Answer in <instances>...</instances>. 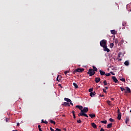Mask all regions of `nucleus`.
Segmentation results:
<instances>
[{"mask_svg": "<svg viewBox=\"0 0 131 131\" xmlns=\"http://www.w3.org/2000/svg\"><path fill=\"white\" fill-rule=\"evenodd\" d=\"M103 93H105V94L107 93V91H106L105 89H103Z\"/></svg>", "mask_w": 131, "mask_h": 131, "instance_id": "39", "label": "nucleus"}, {"mask_svg": "<svg viewBox=\"0 0 131 131\" xmlns=\"http://www.w3.org/2000/svg\"><path fill=\"white\" fill-rule=\"evenodd\" d=\"M100 131H105V130L103 129V128H101L100 129Z\"/></svg>", "mask_w": 131, "mask_h": 131, "instance_id": "48", "label": "nucleus"}, {"mask_svg": "<svg viewBox=\"0 0 131 131\" xmlns=\"http://www.w3.org/2000/svg\"><path fill=\"white\" fill-rule=\"evenodd\" d=\"M120 80L123 82H125V79L123 77H120Z\"/></svg>", "mask_w": 131, "mask_h": 131, "instance_id": "18", "label": "nucleus"}, {"mask_svg": "<svg viewBox=\"0 0 131 131\" xmlns=\"http://www.w3.org/2000/svg\"><path fill=\"white\" fill-rule=\"evenodd\" d=\"M93 90H94L93 88H90V89L89 90V93H92V92H93Z\"/></svg>", "mask_w": 131, "mask_h": 131, "instance_id": "29", "label": "nucleus"}, {"mask_svg": "<svg viewBox=\"0 0 131 131\" xmlns=\"http://www.w3.org/2000/svg\"><path fill=\"white\" fill-rule=\"evenodd\" d=\"M110 73H111L112 75H115V74L113 72H111Z\"/></svg>", "mask_w": 131, "mask_h": 131, "instance_id": "41", "label": "nucleus"}, {"mask_svg": "<svg viewBox=\"0 0 131 131\" xmlns=\"http://www.w3.org/2000/svg\"><path fill=\"white\" fill-rule=\"evenodd\" d=\"M110 46V48H111V49H112V48H113L114 47V43H111Z\"/></svg>", "mask_w": 131, "mask_h": 131, "instance_id": "27", "label": "nucleus"}, {"mask_svg": "<svg viewBox=\"0 0 131 131\" xmlns=\"http://www.w3.org/2000/svg\"><path fill=\"white\" fill-rule=\"evenodd\" d=\"M106 42H107V40L105 39H103L100 42V46L102 48H104V47H106Z\"/></svg>", "mask_w": 131, "mask_h": 131, "instance_id": "3", "label": "nucleus"}, {"mask_svg": "<svg viewBox=\"0 0 131 131\" xmlns=\"http://www.w3.org/2000/svg\"><path fill=\"white\" fill-rule=\"evenodd\" d=\"M58 85H59V86H61V85L60 84H59Z\"/></svg>", "mask_w": 131, "mask_h": 131, "instance_id": "59", "label": "nucleus"}, {"mask_svg": "<svg viewBox=\"0 0 131 131\" xmlns=\"http://www.w3.org/2000/svg\"><path fill=\"white\" fill-rule=\"evenodd\" d=\"M67 102H68V103H70L71 102V100L70 99H69Z\"/></svg>", "mask_w": 131, "mask_h": 131, "instance_id": "37", "label": "nucleus"}, {"mask_svg": "<svg viewBox=\"0 0 131 131\" xmlns=\"http://www.w3.org/2000/svg\"><path fill=\"white\" fill-rule=\"evenodd\" d=\"M128 121H129V118H126L125 122V123H126V124H127V122H128Z\"/></svg>", "mask_w": 131, "mask_h": 131, "instance_id": "22", "label": "nucleus"}, {"mask_svg": "<svg viewBox=\"0 0 131 131\" xmlns=\"http://www.w3.org/2000/svg\"><path fill=\"white\" fill-rule=\"evenodd\" d=\"M106 103L108 104V105H109V106H111V101H110V100H107L106 101Z\"/></svg>", "mask_w": 131, "mask_h": 131, "instance_id": "26", "label": "nucleus"}, {"mask_svg": "<svg viewBox=\"0 0 131 131\" xmlns=\"http://www.w3.org/2000/svg\"><path fill=\"white\" fill-rule=\"evenodd\" d=\"M63 106H68L69 107H70V104H69V103L67 102H64L63 104H62Z\"/></svg>", "mask_w": 131, "mask_h": 131, "instance_id": "10", "label": "nucleus"}, {"mask_svg": "<svg viewBox=\"0 0 131 131\" xmlns=\"http://www.w3.org/2000/svg\"><path fill=\"white\" fill-rule=\"evenodd\" d=\"M41 122H42V123H45L46 124H47V123H48V121H43V120H41Z\"/></svg>", "mask_w": 131, "mask_h": 131, "instance_id": "30", "label": "nucleus"}, {"mask_svg": "<svg viewBox=\"0 0 131 131\" xmlns=\"http://www.w3.org/2000/svg\"><path fill=\"white\" fill-rule=\"evenodd\" d=\"M105 89H106V90H108V87H105Z\"/></svg>", "mask_w": 131, "mask_h": 131, "instance_id": "55", "label": "nucleus"}, {"mask_svg": "<svg viewBox=\"0 0 131 131\" xmlns=\"http://www.w3.org/2000/svg\"><path fill=\"white\" fill-rule=\"evenodd\" d=\"M50 130L55 131V130H54V129H53V128H52V127H50Z\"/></svg>", "mask_w": 131, "mask_h": 131, "instance_id": "46", "label": "nucleus"}, {"mask_svg": "<svg viewBox=\"0 0 131 131\" xmlns=\"http://www.w3.org/2000/svg\"><path fill=\"white\" fill-rule=\"evenodd\" d=\"M13 131H18V130H13Z\"/></svg>", "mask_w": 131, "mask_h": 131, "instance_id": "60", "label": "nucleus"}, {"mask_svg": "<svg viewBox=\"0 0 131 131\" xmlns=\"http://www.w3.org/2000/svg\"><path fill=\"white\" fill-rule=\"evenodd\" d=\"M101 80V79L100 78H96L95 81L96 82H99Z\"/></svg>", "mask_w": 131, "mask_h": 131, "instance_id": "19", "label": "nucleus"}, {"mask_svg": "<svg viewBox=\"0 0 131 131\" xmlns=\"http://www.w3.org/2000/svg\"><path fill=\"white\" fill-rule=\"evenodd\" d=\"M122 59L121 58L119 59V61H122Z\"/></svg>", "mask_w": 131, "mask_h": 131, "instance_id": "54", "label": "nucleus"}, {"mask_svg": "<svg viewBox=\"0 0 131 131\" xmlns=\"http://www.w3.org/2000/svg\"><path fill=\"white\" fill-rule=\"evenodd\" d=\"M73 116L74 117V119H75V118H76V117L75 116V114L73 115Z\"/></svg>", "mask_w": 131, "mask_h": 131, "instance_id": "44", "label": "nucleus"}, {"mask_svg": "<svg viewBox=\"0 0 131 131\" xmlns=\"http://www.w3.org/2000/svg\"><path fill=\"white\" fill-rule=\"evenodd\" d=\"M109 120H110V121H111V122H114V119H113L112 118H110Z\"/></svg>", "mask_w": 131, "mask_h": 131, "instance_id": "32", "label": "nucleus"}, {"mask_svg": "<svg viewBox=\"0 0 131 131\" xmlns=\"http://www.w3.org/2000/svg\"><path fill=\"white\" fill-rule=\"evenodd\" d=\"M118 113L119 114L120 113V112L119 111V109L118 110Z\"/></svg>", "mask_w": 131, "mask_h": 131, "instance_id": "50", "label": "nucleus"}, {"mask_svg": "<svg viewBox=\"0 0 131 131\" xmlns=\"http://www.w3.org/2000/svg\"><path fill=\"white\" fill-rule=\"evenodd\" d=\"M6 122H8V121H9V118H7L6 119Z\"/></svg>", "mask_w": 131, "mask_h": 131, "instance_id": "45", "label": "nucleus"}, {"mask_svg": "<svg viewBox=\"0 0 131 131\" xmlns=\"http://www.w3.org/2000/svg\"><path fill=\"white\" fill-rule=\"evenodd\" d=\"M89 112V108L84 107L83 110L81 111V112L78 114V116H85V117H89V116L85 113Z\"/></svg>", "mask_w": 131, "mask_h": 131, "instance_id": "1", "label": "nucleus"}, {"mask_svg": "<svg viewBox=\"0 0 131 131\" xmlns=\"http://www.w3.org/2000/svg\"><path fill=\"white\" fill-rule=\"evenodd\" d=\"M93 70L95 71H98V69H97V68L95 66H93Z\"/></svg>", "mask_w": 131, "mask_h": 131, "instance_id": "23", "label": "nucleus"}, {"mask_svg": "<svg viewBox=\"0 0 131 131\" xmlns=\"http://www.w3.org/2000/svg\"><path fill=\"white\" fill-rule=\"evenodd\" d=\"M105 75H106V76H110V75H111V74H110V73H106V74H105Z\"/></svg>", "mask_w": 131, "mask_h": 131, "instance_id": "34", "label": "nucleus"}, {"mask_svg": "<svg viewBox=\"0 0 131 131\" xmlns=\"http://www.w3.org/2000/svg\"><path fill=\"white\" fill-rule=\"evenodd\" d=\"M39 131H42V130H41V129H39Z\"/></svg>", "mask_w": 131, "mask_h": 131, "instance_id": "56", "label": "nucleus"}, {"mask_svg": "<svg viewBox=\"0 0 131 131\" xmlns=\"http://www.w3.org/2000/svg\"><path fill=\"white\" fill-rule=\"evenodd\" d=\"M117 119H118V120H120V119H121V113L118 114Z\"/></svg>", "mask_w": 131, "mask_h": 131, "instance_id": "15", "label": "nucleus"}, {"mask_svg": "<svg viewBox=\"0 0 131 131\" xmlns=\"http://www.w3.org/2000/svg\"><path fill=\"white\" fill-rule=\"evenodd\" d=\"M77 122L78 123H81V120H77Z\"/></svg>", "mask_w": 131, "mask_h": 131, "instance_id": "35", "label": "nucleus"}, {"mask_svg": "<svg viewBox=\"0 0 131 131\" xmlns=\"http://www.w3.org/2000/svg\"><path fill=\"white\" fill-rule=\"evenodd\" d=\"M50 122H51V123H53V124H56V122L53 121V120H50Z\"/></svg>", "mask_w": 131, "mask_h": 131, "instance_id": "24", "label": "nucleus"}, {"mask_svg": "<svg viewBox=\"0 0 131 131\" xmlns=\"http://www.w3.org/2000/svg\"><path fill=\"white\" fill-rule=\"evenodd\" d=\"M38 127L39 129H41V128H40L41 127L40 125H38Z\"/></svg>", "mask_w": 131, "mask_h": 131, "instance_id": "43", "label": "nucleus"}, {"mask_svg": "<svg viewBox=\"0 0 131 131\" xmlns=\"http://www.w3.org/2000/svg\"><path fill=\"white\" fill-rule=\"evenodd\" d=\"M67 73H69V71H66L65 72H64V74H67Z\"/></svg>", "mask_w": 131, "mask_h": 131, "instance_id": "38", "label": "nucleus"}, {"mask_svg": "<svg viewBox=\"0 0 131 131\" xmlns=\"http://www.w3.org/2000/svg\"><path fill=\"white\" fill-rule=\"evenodd\" d=\"M95 95H96V92H91L90 93V97H94V96H95Z\"/></svg>", "mask_w": 131, "mask_h": 131, "instance_id": "14", "label": "nucleus"}, {"mask_svg": "<svg viewBox=\"0 0 131 131\" xmlns=\"http://www.w3.org/2000/svg\"><path fill=\"white\" fill-rule=\"evenodd\" d=\"M115 43H116V45H117V43H118V39H115Z\"/></svg>", "mask_w": 131, "mask_h": 131, "instance_id": "31", "label": "nucleus"}, {"mask_svg": "<svg viewBox=\"0 0 131 131\" xmlns=\"http://www.w3.org/2000/svg\"><path fill=\"white\" fill-rule=\"evenodd\" d=\"M100 122H101V123H104V124H106V123H107V120L101 121Z\"/></svg>", "mask_w": 131, "mask_h": 131, "instance_id": "25", "label": "nucleus"}, {"mask_svg": "<svg viewBox=\"0 0 131 131\" xmlns=\"http://www.w3.org/2000/svg\"><path fill=\"white\" fill-rule=\"evenodd\" d=\"M76 108H78V109H79V110H82L83 107L81 105H76Z\"/></svg>", "mask_w": 131, "mask_h": 131, "instance_id": "9", "label": "nucleus"}, {"mask_svg": "<svg viewBox=\"0 0 131 131\" xmlns=\"http://www.w3.org/2000/svg\"><path fill=\"white\" fill-rule=\"evenodd\" d=\"M91 125L93 128H97V125L95 123H92Z\"/></svg>", "mask_w": 131, "mask_h": 131, "instance_id": "13", "label": "nucleus"}, {"mask_svg": "<svg viewBox=\"0 0 131 131\" xmlns=\"http://www.w3.org/2000/svg\"><path fill=\"white\" fill-rule=\"evenodd\" d=\"M73 115H74L75 114V112L74 111H72Z\"/></svg>", "mask_w": 131, "mask_h": 131, "instance_id": "47", "label": "nucleus"}, {"mask_svg": "<svg viewBox=\"0 0 131 131\" xmlns=\"http://www.w3.org/2000/svg\"><path fill=\"white\" fill-rule=\"evenodd\" d=\"M120 56H121V52L119 53L118 54V58H120Z\"/></svg>", "mask_w": 131, "mask_h": 131, "instance_id": "33", "label": "nucleus"}, {"mask_svg": "<svg viewBox=\"0 0 131 131\" xmlns=\"http://www.w3.org/2000/svg\"><path fill=\"white\" fill-rule=\"evenodd\" d=\"M89 116L91 118H94V117H96V114H89Z\"/></svg>", "mask_w": 131, "mask_h": 131, "instance_id": "11", "label": "nucleus"}, {"mask_svg": "<svg viewBox=\"0 0 131 131\" xmlns=\"http://www.w3.org/2000/svg\"><path fill=\"white\" fill-rule=\"evenodd\" d=\"M62 76L61 75H58L56 78V81H58V82H62Z\"/></svg>", "mask_w": 131, "mask_h": 131, "instance_id": "5", "label": "nucleus"}, {"mask_svg": "<svg viewBox=\"0 0 131 131\" xmlns=\"http://www.w3.org/2000/svg\"><path fill=\"white\" fill-rule=\"evenodd\" d=\"M104 85H107V82H104Z\"/></svg>", "mask_w": 131, "mask_h": 131, "instance_id": "49", "label": "nucleus"}, {"mask_svg": "<svg viewBox=\"0 0 131 131\" xmlns=\"http://www.w3.org/2000/svg\"><path fill=\"white\" fill-rule=\"evenodd\" d=\"M17 126H19V125H20V124L19 123H17Z\"/></svg>", "mask_w": 131, "mask_h": 131, "instance_id": "52", "label": "nucleus"}, {"mask_svg": "<svg viewBox=\"0 0 131 131\" xmlns=\"http://www.w3.org/2000/svg\"><path fill=\"white\" fill-rule=\"evenodd\" d=\"M124 65H125L126 66H128V65H129V62L128 61V60H126L125 61Z\"/></svg>", "mask_w": 131, "mask_h": 131, "instance_id": "16", "label": "nucleus"}, {"mask_svg": "<svg viewBox=\"0 0 131 131\" xmlns=\"http://www.w3.org/2000/svg\"><path fill=\"white\" fill-rule=\"evenodd\" d=\"M99 72H100V75H101V76H103V75H105V72H104V71H102V70H100V71H99Z\"/></svg>", "mask_w": 131, "mask_h": 131, "instance_id": "12", "label": "nucleus"}, {"mask_svg": "<svg viewBox=\"0 0 131 131\" xmlns=\"http://www.w3.org/2000/svg\"><path fill=\"white\" fill-rule=\"evenodd\" d=\"M103 48V50L104 51H105V52H107V53H109V52H110V49H108V48H107V46H104Z\"/></svg>", "mask_w": 131, "mask_h": 131, "instance_id": "7", "label": "nucleus"}, {"mask_svg": "<svg viewBox=\"0 0 131 131\" xmlns=\"http://www.w3.org/2000/svg\"><path fill=\"white\" fill-rule=\"evenodd\" d=\"M83 71H84V69L77 68L73 72V74H75V73H77V72H83Z\"/></svg>", "mask_w": 131, "mask_h": 131, "instance_id": "2", "label": "nucleus"}, {"mask_svg": "<svg viewBox=\"0 0 131 131\" xmlns=\"http://www.w3.org/2000/svg\"><path fill=\"white\" fill-rule=\"evenodd\" d=\"M95 73V72L92 69H90L88 72V74H89L90 76H92V75H94Z\"/></svg>", "mask_w": 131, "mask_h": 131, "instance_id": "4", "label": "nucleus"}, {"mask_svg": "<svg viewBox=\"0 0 131 131\" xmlns=\"http://www.w3.org/2000/svg\"><path fill=\"white\" fill-rule=\"evenodd\" d=\"M69 99V98H64V101H67H67H68Z\"/></svg>", "mask_w": 131, "mask_h": 131, "instance_id": "42", "label": "nucleus"}, {"mask_svg": "<svg viewBox=\"0 0 131 131\" xmlns=\"http://www.w3.org/2000/svg\"><path fill=\"white\" fill-rule=\"evenodd\" d=\"M112 123L108 124L107 126V128H111V127H112Z\"/></svg>", "mask_w": 131, "mask_h": 131, "instance_id": "17", "label": "nucleus"}, {"mask_svg": "<svg viewBox=\"0 0 131 131\" xmlns=\"http://www.w3.org/2000/svg\"><path fill=\"white\" fill-rule=\"evenodd\" d=\"M103 82H106V80H104Z\"/></svg>", "mask_w": 131, "mask_h": 131, "instance_id": "57", "label": "nucleus"}, {"mask_svg": "<svg viewBox=\"0 0 131 131\" xmlns=\"http://www.w3.org/2000/svg\"><path fill=\"white\" fill-rule=\"evenodd\" d=\"M112 78L113 81H114V82H119L118 80H117V78H116L115 77V76H112Z\"/></svg>", "mask_w": 131, "mask_h": 131, "instance_id": "8", "label": "nucleus"}, {"mask_svg": "<svg viewBox=\"0 0 131 131\" xmlns=\"http://www.w3.org/2000/svg\"><path fill=\"white\" fill-rule=\"evenodd\" d=\"M124 42V41H123V40H122L120 42V44L121 43V44H122V43H123Z\"/></svg>", "mask_w": 131, "mask_h": 131, "instance_id": "40", "label": "nucleus"}, {"mask_svg": "<svg viewBox=\"0 0 131 131\" xmlns=\"http://www.w3.org/2000/svg\"><path fill=\"white\" fill-rule=\"evenodd\" d=\"M126 89V91H125V93H127V94H129L131 93V90L130 89H129V88H128V86L125 87Z\"/></svg>", "mask_w": 131, "mask_h": 131, "instance_id": "6", "label": "nucleus"}, {"mask_svg": "<svg viewBox=\"0 0 131 131\" xmlns=\"http://www.w3.org/2000/svg\"><path fill=\"white\" fill-rule=\"evenodd\" d=\"M111 100H112V101H114V98H111Z\"/></svg>", "mask_w": 131, "mask_h": 131, "instance_id": "53", "label": "nucleus"}, {"mask_svg": "<svg viewBox=\"0 0 131 131\" xmlns=\"http://www.w3.org/2000/svg\"><path fill=\"white\" fill-rule=\"evenodd\" d=\"M120 90L122 92H124V91H125V89H124L123 87H120Z\"/></svg>", "mask_w": 131, "mask_h": 131, "instance_id": "28", "label": "nucleus"}, {"mask_svg": "<svg viewBox=\"0 0 131 131\" xmlns=\"http://www.w3.org/2000/svg\"><path fill=\"white\" fill-rule=\"evenodd\" d=\"M111 33L112 34H116V31H115L114 30H111Z\"/></svg>", "mask_w": 131, "mask_h": 131, "instance_id": "21", "label": "nucleus"}, {"mask_svg": "<svg viewBox=\"0 0 131 131\" xmlns=\"http://www.w3.org/2000/svg\"><path fill=\"white\" fill-rule=\"evenodd\" d=\"M73 85H74V86H75V89H78V85H77L76 84V83L74 82L73 83Z\"/></svg>", "mask_w": 131, "mask_h": 131, "instance_id": "20", "label": "nucleus"}, {"mask_svg": "<svg viewBox=\"0 0 131 131\" xmlns=\"http://www.w3.org/2000/svg\"><path fill=\"white\" fill-rule=\"evenodd\" d=\"M70 104L72 105V106H73V104L72 103V102H70Z\"/></svg>", "mask_w": 131, "mask_h": 131, "instance_id": "51", "label": "nucleus"}, {"mask_svg": "<svg viewBox=\"0 0 131 131\" xmlns=\"http://www.w3.org/2000/svg\"><path fill=\"white\" fill-rule=\"evenodd\" d=\"M100 97H104V95H100Z\"/></svg>", "mask_w": 131, "mask_h": 131, "instance_id": "58", "label": "nucleus"}, {"mask_svg": "<svg viewBox=\"0 0 131 131\" xmlns=\"http://www.w3.org/2000/svg\"><path fill=\"white\" fill-rule=\"evenodd\" d=\"M122 25H123V26H125V25H126V23H125V22L123 23Z\"/></svg>", "mask_w": 131, "mask_h": 131, "instance_id": "36", "label": "nucleus"}, {"mask_svg": "<svg viewBox=\"0 0 131 131\" xmlns=\"http://www.w3.org/2000/svg\"><path fill=\"white\" fill-rule=\"evenodd\" d=\"M130 112H131V110H130Z\"/></svg>", "mask_w": 131, "mask_h": 131, "instance_id": "61", "label": "nucleus"}]
</instances>
